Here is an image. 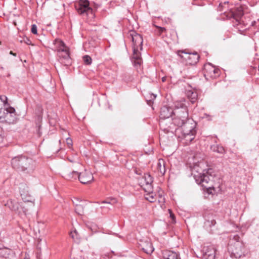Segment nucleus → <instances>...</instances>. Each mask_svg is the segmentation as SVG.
Instances as JSON below:
<instances>
[{"instance_id": "473e14b6", "label": "nucleus", "mask_w": 259, "mask_h": 259, "mask_svg": "<svg viewBox=\"0 0 259 259\" xmlns=\"http://www.w3.org/2000/svg\"><path fill=\"white\" fill-rule=\"evenodd\" d=\"M228 2H225L224 3H220L219 5L220 11H223V10L222 9V8H224L226 6H228Z\"/></svg>"}, {"instance_id": "39448f33", "label": "nucleus", "mask_w": 259, "mask_h": 259, "mask_svg": "<svg viewBox=\"0 0 259 259\" xmlns=\"http://www.w3.org/2000/svg\"><path fill=\"white\" fill-rule=\"evenodd\" d=\"M75 8L80 15L87 16L89 14H93V10L90 6V2L88 0H79L75 4Z\"/></svg>"}, {"instance_id": "c9c22d12", "label": "nucleus", "mask_w": 259, "mask_h": 259, "mask_svg": "<svg viewBox=\"0 0 259 259\" xmlns=\"http://www.w3.org/2000/svg\"><path fill=\"white\" fill-rule=\"evenodd\" d=\"M66 143L68 147L70 148L72 145V141L70 138L66 139Z\"/></svg>"}, {"instance_id": "4be33fe9", "label": "nucleus", "mask_w": 259, "mask_h": 259, "mask_svg": "<svg viewBox=\"0 0 259 259\" xmlns=\"http://www.w3.org/2000/svg\"><path fill=\"white\" fill-rule=\"evenodd\" d=\"M165 162L162 159H159L157 164V169L161 175H163L165 172Z\"/></svg>"}, {"instance_id": "f704fd0d", "label": "nucleus", "mask_w": 259, "mask_h": 259, "mask_svg": "<svg viewBox=\"0 0 259 259\" xmlns=\"http://www.w3.org/2000/svg\"><path fill=\"white\" fill-rule=\"evenodd\" d=\"M19 204L17 203H15V204L11 207L12 210L16 211L18 210Z\"/></svg>"}, {"instance_id": "0eeeda50", "label": "nucleus", "mask_w": 259, "mask_h": 259, "mask_svg": "<svg viewBox=\"0 0 259 259\" xmlns=\"http://www.w3.org/2000/svg\"><path fill=\"white\" fill-rule=\"evenodd\" d=\"M220 74V70L210 63H207L204 65V75L206 79L216 78Z\"/></svg>"}, {"instance_id": "c756f323", "label": "nucleus", "mask_w": 259, "mask_h": 259, "mask_svg": "<svg viewBox=\"0 0 259 259\" xmlns=\"http://www.w3.org/2000/svg\"><path fill=\"white\" fill-rule=\"evenodd\" d=\"M231 17L233 18L235 20V22L233 21V23L234 25H238L240 23V20L239 18L236 17L235 14L234 13H231Z\"/></svg>"}, {"instance_id": "412c9836", "label": "nucleus", "mask_w": 259, "mask_h": 259, "mask_svg": "<svg viewBox=\"0 0 259 259\" xmlns=\"http://www.w3.org/2000/svg\"><path fill=\"white\" fill-rule=\"evenodd\" d=\"M87 205V203L86 201L81 202V203H80L78 205H77V206H75L74 209L75 212L78 215H83L84 212V208Z\"/></svg>"}, {"instance_id": "ddd939ff", "label": "nucleus", "mask_w": 259, "mask_h": 259, "mask_svg": "<svg viewBox=\"0 0 259 259\" xmlns=\"http://www.w3.org/2000/svg\"><path fill=\"white\" fill-rule=\"evenodd\" d=\"M117 202L116 199L114 198H108L105 201H103L101 203L105 204L101 206V208L103 209L104 213H107L110 209V206L116 204Z\"/></svg>"}, {"instance_id": "49530a36", "label": "nucleus", "mask_w": 259, "mask_h": 259, "mask_svg": "<svg viewBox=\"0 0 259 259\" xmlns=\"http://www.w3.org/2000/svg\"><path fill=\"white\" fill-rule=\"evenodd\" d=\"M38 118H41V116L39 115V116H38Z\"/></svg>"}, {"instance_id": "f03ea898", "label": "nucleus", "mask_w": 259, "mask_h": 259, "mask_svg": "<svg viewBox=\"0 0 259 259\" xmlns=\"http://www.w3.org/2000/svg\"><path fill=\"white\" fill-rule=\"evenodd\" d=\"M228 250L231 257L237 259L245 256L247 253L243 243L240 240V237L237 235L230 238Z\"/></svg>"}, {"instance_id": "9d476101", "label": "nucleus", "mask_w": 259, "mask_h": 259, "mask_svg": "<svg viewBox=\"0 0 259 259\" xmlns=\"http://www.w3.org/2000/svg\"><path fill=\"white\" fill-rule=\"evenodd\" d=\"M78 180L83 184H90L94 180V177L92 172L85 169L83 171L78 172Z\"/></svg>"}, {"instance_id": "4468645a", "label": "nucleus", "mask_w": 259, "mask_h": 259, "mask_svg": "<svg viewBox=\"0 0 259 259\" xmlns=\"http://www.w3.org/2000/svg\"><path fill=\"white\" fill-rule=\"evenodd\" d=\"M133 52L132 61L134 66H140L142 63V59L139 49H133Z\"/></svg>"}, {"instance_id": "f8f14e48", "label": "nucleus", "mask_w": 259, "mask_h": 259, "mask_svg": "<svg viewBox=\"0 0 259 259\" xmlns=\"http://www.w3.org/2000/svg\"><path fill=\"white\" fill-rule=\"evenodd\" d=\"M202 253L204 259H215V249L212 246H204Z\"/></svg>"}, {"instance_id": "a878e982", "label": "nucleus", "mask_w": 259, "mask_h": 259, "mask_svg": "<svg viewBox=\"0 0 259 259\" xmlns=\"http://www.w3.org/2000/svg\"><path fill=\"white\" fill-rule=\"evenodd\" d=\"M156 195H154L152 192L148 193L145 198L150 202H154L156 200Z\"/></svg>"}, {"instance_id": "7ed1b4c3", "label": "nucleus", "mask_w": 259, "mask_h": 259, "mask_svg": "<svg viewBox=\"0 0 259 259\" xmlns=\"http://www.w3.org/2000/svg\"><path fill=\"white\" fill-rule=\"evenodd\" d=\"M188 114L185 116H179L177 114H169V116L166 117L165 114H160V124H167L171 122L174 125L182 127L183 130L186 127L185 125L187 122L191 123L192 120L188 118Z\"/></svg>"}, {"instance_id": "dca6fc26", "label": "nucleus", "mask_w": 259, "mask_h": 259, "mask_svg": "<svg viewBox=\"0 0 259 259\" xmlns=\"http://www.w3.org/2000/svg\"><path fill=\"white\" fill-rule=\"evenodd\" d=\"M62 53L63 54L60 55V59L62 63H63L65 65H68L71 63L70 57L68 49L65 50L60 52Z\"/></svg>"}, {"instance_id": "bb28decb", "label": "nucleus", "mask_w": 259, "mask_h": 259, "mask_svg": "<svg viewBox=\"0 0 259 259\" xmlns=\"http://www.w3.org/2000/svg\"><path fill=\"white\" fill-rule=\"evenodd\" d=\"M84 63L87 65H91L92 62V59L89 55H85L83 57Z\"/></svg>"}, {"instance_id": "20e7f679", "label": "nucleus", "mask_w": 259, "mask_h": 259, "mask_svg": "<svg viewBox=\"0 0 259 259\" xmlns=\"http://www.w3.org/2000/svg\"><path fill=\"white\" fill-rule=\"evenodd\" d=\"M213 172V170L211 168L204 170L202 174H199L198 179H196V181L206 189L211 188V184L214 180V175L212 174Z\"/></svg>"}, {"instance_id": "5701e85b", "label": "nucleus", "mask_w": 259, "mask_h": 259, "mask_svg": "<svg viewBox=\"0 0 259 259\" xmlns=\"http://www.w3.org/2000/svg\"><path fill=\"white\" fill-rule=\"evenodd\" d=\"M54 44L56 46L57 51L59 52L67 49L64 42L60 39H56Z\"/></svg>"}, {"instance_id": "a211bd4d", "label": "nucleus", "mask_w": 259, "mask_h": 259, "mask_svg": "<svg viewBox=\"0 0 259 259\" xmlns=\"http://www.w3.org/2000/svg\"><path fill=\"white\" fill-rule=\"evenodd\" d=\"M64 177L67 180H76L78 178V172L75 170H72L71 171L66 170L64 171Z\"/></svg>"}, {"instance_id": "cd10ccee", "label": "nucleus", "mask_w": 259, "mask_h": 259, "mask_svg": "<svg viewBox=\"0 0 259 259\" xmlns=\"http://www.w3.org/2000/svg\"><path fill=\"white\" fill-rule=\"evenodd\" d=\"M144 189L145 192H147L148 193L152 192V184H145Z\"/></svg>"}, {"instance_id": "9b49d317", "label": "nucleus", "mask_w": 259, "mask_h": 259, "mask_svg": "<svg viewBox=\"0 0 259 259\" xmlns=\"http://www.w3.org/2000/svg\"><path fill=\"white\" fill-rule=\"evenodd\" d=\"M139 245L140 249L147 254H151L154 250L152 243L148 238L140 240Z\"/></svg>"}, {"instance_id": "c03bdc74", "label": "nucleus", "mask_w": 259, "mask_h": 259, "mask_svg": "<svg viewBox=\"0 0 259 259\" xmlns=\"http://www.w3.org/2000/svg\"><path fill=\"white\" fill-rule=\"evenodd\" d=\"M89 228L90 229H91L92 231H93V229H92V228H91V227H89Z\"/></svg>"}, {"instance_id": "f257e3e1", "label": "nucleus", "mask_w": 259, "mask_h": 259, "mask_svg": "<svg viewBox=\"0 0 259 259\" xmlns=\"http://www.w3.org/2000/svg\"><path fill=\"white\" fill-rule=\"evenodd\" d=\"M11 165L18 172L26 174L32 172L35 168L33 159L23 155L13 157L11 160Z\"/></svg>"}, {"instance_id": "423d86ee", "label": "nucleus", "mask_w": 259, "mask_h": 259, "mask_svg": "<svg viewBox=\"0 0 259 259\" xmlns=\"http://www.w3.org/2000/svg\"><path fill=\"white\" fill-rule=\"evenodd\" d=\"M178 55L183 59L186 65H194L199 61V55L197 53H187L184 51H178Z\"/></svg>"}, {"instance_id": "393cba45", "label": "nucleus", "mask_w": 259, "mask_h": 259, "mask_svg": "<svg viewBox=\"0 0 259 259\" xmlns=\"http://www.w3.org/2000/svg\"><path fill=\"white\" fill-rule=\"evenodd\" d=\"M70 235L74 241L76 242H79L80 237L76 230L71 232Z\"/></svg>"}, {"instance_id": "72a5a7b5", "label": "nucleus", "mask_w": 259, "mask_h": 259, "mask_svg": "<svg viewBox=\"0 0 259 259\" xmlns=\"http://www.w3.org/2000/svg\"><path fill=\"white\" fill-rule=\"evenodd\" d=\"M157 28H158V34L159 35H161V34L163 32H164L166 31V29L164 27H158V26H157Z\"/></svg>"}, {"instance_id": "a18cd8bd", "label": "nucleus", "mask_w": 259, "mask_h": 259, "mask_svg": "<svg viewBox=\"0 0 259 259\" xmlns=\"http://www.w3.org/2000/svg\"><path fill=\"white\" fill-rule=\"evenodd\" d=\"M160 198H161V199H162L163 200H164V198H162V197H161V196H160Z\"/></svg>"}, {"instance_id": "ea45409f", "label": "nucleus", "mask_w": 259, "mask_h": 259, "mask_svg": "<svg viewBox=\"0 0 259 259\" xmlns=\"http://www.w3.org/2000/svg\"><path fill=\"white\" fill-rule=\"evenodd\" d=\"M3 141V137L0 134V143Z\"/></svg>"}, {"instance_id": "6ab92c4d", "label": "nucleus", "mask_w": 259, "mask_h": 259, "mask_svg": "<svg viewBox=\"0 0 259 259\" xmlns=\"http://www.w3.org/2000/svg\"><path fill=\"white\" fill-rule=\"evenodd\" d=\"M186 95L190 102L192 103H195L198 99V94L196 92L192 91L191 90L187 91Z\"/></svg>"}, {"instance_id": "79ce46f5", "label": "nucleus", "mask_w": 259, "mask_h": 259, "mask_svg": "<svg viewBox=\"0 0 259 259\" xmlns=\"http://www.w3.org/2000/svg\"><path fill=\"white\" fill-rule=\"evenodd\" d=\"M10 54L14 56H16V54L13 53L12 51L10 52Z\"/></svg>"}, {"instance_id": "b1692460", "label": "nucleus", "mask_w": 259, "mask_h": 259, "mask_svg": "<svg viewBox=\"0 0 259 259\" xmlns=\"http://www.w3.org/2000/svg\"><path fill=\"white\" fill-rule=\"evenodd\" d=\"M210 149L212 151L220 154L224 153L225 151L224 148L222 146H221L218 145H211L210 147Z\"/></svg>"}, {"instance_id": "2f4dec72", "label": "nucleus", "mask_w": 259, "mask_h": 259, "mask_svg": "<svg viewBox=\"0 0 259 259\" xmlns=\"http://www.w3.org/2000/svg\"><path fill=\"white\" fill-rule=\"evenodd\" d=\"M31 31L32 33L37 34V26L35 24H33L31 27Z\"/></svg>"}, {"instance_id": "2eb2a0df", "label": "nucleus", "mask_w": 259, "mask_h": 259, "mask_svg": "<svg viewBox=\"0 0 259 259\" xmlns=\"http://www.w3.org/2000/svg\"><path fill=\"white\" fill-rule=\"evenodd\" d=\"M0 100L3 102L4 109L7 111V113H14L15 112L14 108L10 106L8 103V98L6 96L0 95Z\"/></svg>"}, {"instance_id": "aec40b11", "label": "nucleus", "mask_w": 259, "mask_h": 259, "mask_svg": "<svg viewBox=\"0 0 259 259\" xmlns=\"http://www.w3.org/2000/svg\"><path fill=\"white\" fill-rule=\"evenodd\" d=\"M164 259H181L180 255L172 251H165L163 253Z\"/></svg>"}, {"instance_id": "a19ab883", "label": "nucleus", "mask_w": 259, "mask_h": 259, "mask_svg": "<svg viewBox=\"0 0 259 259\" xmlns=\"http://www.w3.org/2000/svg\"><path fill=\"white\" fill-rule=\"evenodd\" d=\"M165 80H166V77H163L162 78V81L163 82H164L165 81Z\"/></svg>"}, {"instance_id": "58836bf2", "label": "nucleus", "mask_w": 259, "mask_h": 259, "mask_svg": "<svg viewBox=\"0 0 259 259\" xmlns=\"http://www.w3.org/2000/svg\"><path fill=\"white\" fill-rule=\"evenodd\" d=\"M215 223H216V222H215V220H212L211 221V224L212 225H214L215 224Z\"/></svg>"}, {"instance_id": "7c9ffc66", "label": "nucleus", "mask_w": 259, "mask_h": 259, "mask_svg": "<svg viewBox=\"0 0 259 259\" xmlns=\"http://www.w3.org/2000/svg\"><path fill=\"white\" fill-rule=\"evenodd\" d=\"M84 200H80L77 198H74L72 200V202L74 205V206H77V205H78L81 202H84Z\"/></svg>"}, {"instance_id": "37998d69", "label": "nucleus", "mask_w": 259, "mask_h": 259, "mask_svg": "<svg viewBox=\"0 0 259 259\" xmlns=\"http://www.w3.org/2000/svg\"><path fill=\"white\" fill-rule=\"evenodd\" d=\"M27 210H24L23 211L25 215L27 214Z\"/></svg>"}, {"instance_id": "e433bc0d", "label": "nucleus", "mask_w": 259, "mask_h": 259, "mask_svg": "<svg viewBox=\"0 0 259 259\" xmlns=\"http://www.w3.org/2000/svg\"><path fill=\"white\" fill-rule=\"evenodd\" d=\"M170 218L172 219L173 222H175V217L170 209H168Z\"/></svg>"}, {"instance_id": "1a4fd4ad", "label": "nucleus", "mask_w": 259, "mask_h": 259, "mask_svg": "<svg viewBox=\"0 0 259 259\" xmlns=\"http://www.w3.org/2000/svg\"><path fill=\"white\" fill-rule=\"evenodd\" d=\"M128 37L131 38L133 41V49H139L142 50V45L143 39L142 36L137 33L135 31H130L128 34Z\"/></svg>"}, {"instance_id": "6e6552de", "label": "nucleus", "mask_w": 259, "mask_h": 259, "mask_svg": "<svg viewBox=\"0 0 259 259\" xmlns=\"http://www.w3.org/2000/svg\"><path fill=\"white\" fill-rule=\"evenodd\" d=\"M183 130V138L186 141V143L188 144L194 139L196 131L192 123L187 122Z\"/></svg>"}, {"instance_id": "f3484780", "label": "nucleus", "mask_w": 259, "mask_h": 259, "mask_svg": "<svg viewBox=\"0 0 259 259\" xmlns=\"http://www.w3.org/2000/svg\"><path fill=\"white\" fill-rule=\"evenodd\" d=\"M16 114H2L0 116V120L2 122H6L9 124L14 123L16 121Z\"/></svg>"}, {"instance_id": "4c0bfd02", "label": "nucleus", "mask_w": 259, "mask_h": 259, "mask_svg": "<svg viewBox=\"0 0 259 259\" xmlns=\"http://www.w3.org/2000/svg\"><path fill=\"white\" fill-rule=\"evenodd\" d=\"M24 41L27 44V45H31V40L28 39V38H25V39H24Z\"/></svg>"}, {"instance_id": "c85d7f7f", "label": "nucleus", "mask_w": 259, "mask_h": 259, "mask_svg": "<svg viewBox=\"0 0 259 259\" xmlns=\"http://www.w3.org/2000/svg\"><path fill=\"white\" fill-rule=\"evenodd\" d=\"M145 184H152L153 182L152 178L149 175L145 176L144 177Z\"/></svg>"}]
</instances>
